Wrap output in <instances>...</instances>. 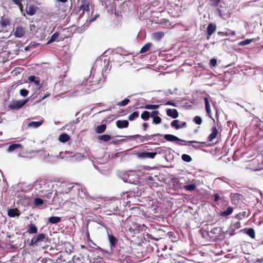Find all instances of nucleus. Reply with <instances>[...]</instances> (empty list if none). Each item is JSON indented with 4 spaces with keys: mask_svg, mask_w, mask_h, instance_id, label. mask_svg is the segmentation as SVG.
I'll use <instances>...</instances> for the list:
<instances>
[{
    "mask_svg": "<svg viewBox=\"0 0 263 263\" xmlns=\"http://www.w3.org/2000/svg\"><path fill=\"white\" fill-rule=\"evenodd\" d=\"M28 80L29 83V88L33 92L31 97L34 98L37 95L41 92V88L43 86L42 83H41L39 78H36L34 76H30Z\"/></svg>",
    "mask_w": 263,
    "mask_h": 263,
    "instance_id": "nucleus-1",
    "label": "nucleus"
},
{
    "mask_svg": "<svg viewBox=\"0 0 263 263\" xmlns=\"http://www.w3.org/2000/svg\"><path fill=\"white\" fill-rule=\"evenodd\" d=\"M100 80H96L95 81L89 82H87V80L85 81H83L82 85L83 86L82 88V91L84 93H89L91 91L95 90L98 88L100 87V86H97L99 84Z\"/></svg>",
    "mask_w": 263,
    "mask_h": 263,
    "instance_id": "nucleus-2",
    "label": "nucleus"
},
{
    "mask_svg": "<svg viewBox=\"0 0 263 263\" xmlns=\"http://www.w3.org/2000/svg\"><path fill=\"white\" fill-rule=\"evenodd\" d=\"M28 100V99L21 100H14L10 103L8 107L11 109L17 110L22 107Z\"/></svg>",
    "mask_w": 263,
    "mask_h": 263,
    "instance_id": "nucleus-3",
    "label": "nucleus"
},
{
    "mask_svg": "<svg viewBox=\"0 0 263 263\" xmlns=\"http://www.w3.org/2000/svg\"><path fill=\"white\" fill-rule=\"evenodd\" d=\"M247 168L250 169L253 171H258L263 168V165L259 163L258 159H254Z\"/></svg>",
    "mask_w": 263,
    "mask_h": 263,
    "instance_id": "nucleus-4",
    "label": "nucleus"
},
{
    "mask_svg": "<svg viewBox=\"0 0 263 263\" xmlns=\"http://www.w3.org/2000/svg\"><path fill=\"white\" fill-rule=\"evenodd\" d=\"M61 155V153H59V155H50L48 152L45 151H41L40 156L41 157L44 159H48V161L51 162L55 161L57 158H58Z\"/></svg>",
    "mask_w": 263,
    "mask_h": 263,
    "instance_id": "nucleus-5",
    "label": "nucleus"
},
{
    "mask_svg": "<svg viewBox=\"0 0 263 263\" xmlns=\"http://www.w3.org/2000/svg\"><path fill=\"white\" fill-rule=\"evenodd\" d=\"M46 238V235L43 233H41L37 236H34L31 239L30 242V246L35 245L37 246V243L39 241H44V240Z\"/></svg>",
    "mask_w": 263,
    "mask_h": 263,
    "instance_id": "nucleus-6",
    "label": "nucleus"
},
{
    "mask_svg": "<svg viewBox=\"0 0 263 263\" xmlns=\"http://www.w3.org/2000/svg\"><path fill=\"white\" fill-rule=\"evenodd\" d=\"M157 155V153L156 152H141L139 153L138 154V157L140 158L145 159V158H150L153 159L155 158L156 155Z\"/></svg>",
    "mask_w": 263,
    "mask_h": 263,
    "instance_id": "nucleus-7",
    "label": "nucleus"
},
{
    "mask_svg": "<svg viewBox=\"0 0 263 263\" xmlns=\"http://www.w3.org/2000/svg\"><path fill=\"white\" fill-rule=\"evenodd\" d=\"M159 111L157 110H154L151 112V117L153 118V123L158 124L161 123V119L158 115Z\"/></svg>",
    "mask_w": 263,
    "mask_h": 263,
    "instance_id": "nucleus-8",
    "label": "nucleus"
},
{
    "mask_svg": "<svg viewBox=\"0 0 263 263\" xmlns=\"http://www.w3.org/2000/svg\"><path fill=\"white\" fill-rule=\"evenodd\" d=\"M89 3L88 1L86 0L82 1L81 2V5L80 6L79 8V11H82V13H81V15L82 14H84V12L85 11H89Z\"/></svg>",
    "mask_w": 263,
    "mask_h": 263,
    "instance_id": "nucleus-9",
    "label": "nucleus"
},
{
    "mask_svg": "<svg viewBox=\"0 0 263 263\" xmlns=\"http://www.w3.org/2000/svg\"><path fill=\"white\" fill-rule=\"evenodd\" d=\"M164 138L165 140L168 141L174 142V141H180V142H186L185 140L182 139H180L177 137L171 135V134H166L164 135Z\"/></svg>",
    "mask_w": 263,
    "mask_h": 263,
    "instance_id": "nucleus-10",
    "label": "nucleus"
},
{
    "mask_svg": "<svg viewBox=\"0 0 263 263\" xmlns=\"http://www.w3.org/2000/svg\"><path fill=\"white\" fill-rule=\"evenodd\" d=\"M25 31L24 28L22 26H18L16 28L15 31L14 32V35L16 37H21L25 34Z\"/></svg>",
    "mask_w": 263,
    "mask_h": 263,
    "instance_id": "nucleus-11",
    "label": "nucleus"
},
{
    "mask_svg": "<svg viewBox=\"0 0 263 263\" xmlns=\"http://www.w3.org/2000/svg\"><path fill=\"white\" fill-rule=\"evenodd\" d=\"M108 238L109 242V246L112 251V248H115L117 243V239L112 235L108 234Z\"/></svg>",
    "mask_w": 263,
    "mask_h": 263,
    "instance_id": "nucleus-12",
    "label": "nucleus"
},
{
    "mask_svg": "<svg viewBox=\"0 0 263 263\" xmlns=\"http://www.w3.org/2000/svg\"><path fill=\"white\" fill-rule=\"evenodd\" d=\"M8 215L10 217H19L20 215V211L16 209H10L8 210Z\"/></svg>",
    "mask_w": 263,
    "mask_h": 263,
    "instance_id": "nucleus-13",
    "label": "nucleus"
},
{
    "mask_svg": "<svg viewBox=\"0 0 263 263\" xmlns=\"http://www.w3.org/2000/svg\"><path fill=\"white\" fill-rule=\"evenodd\" d=\"M116 126L119 128H124L128 127L129 122L126 120H117L116 122Z\"/></svg>",
    "mask_w": 263,
    "mask_h": 263,
    "instance_id": "nucleus-14",
    "label": "nucleus"
},
{
    "mask_svg": "<svg viewBox=\"0 0 263 263\" xmlns=\"http://www.w3.org/2000/svg\"><path fill=\"white\" fill-rule=\"evenodd\" d=\"M186 124V123L185 122H182L181 124H180L179 121L178 120H175L172 122L171 125L172 126L175 127L176 129H179L185 126Z\"/></svg>",
    "mask_w": 263,
    "mask_h": 263,
    "instance_id": "nucleus-15",
    "label": "nucleus"
},
{
    "mask_svg": "<svg viewBox=\"0 0 263 263\" xmlns=\"http://www.w3.org/2000/svg\"><path fill=\"white\" fill-rule=\"evenodd\" d=\"M166 114L168 116L171 117L174 119L177 118L179 116L178 112L176 109H167Z\"/></svg>",
    "mask_w": 263,
    "mask_h": 263,
    "instance_id": "nucleus-16",
    "label": "nucleus"
},
{
    "mask_svg": "<svg viewBox=\"0 0 263 263\" xmlns=\"http://www.w3.org/2000/svg\"><path fill=\"white\" fill-rule=\"evenodd\" d=\"M218 135V130L216 126H214L212 128V133L209 136L208 139L209 141H212L214 139L216 138Z\"/></svg>",
    "mask_w": 263,
    "mask_h": 263,
    "instance_id": "nucleus-17",
    "label": "nucleus"
},
{
    "mask_svg": "<svg viewBox=\"0 0 263 263\" xmlns=\"http://www.w3.org/2000/svg\"><path fill=\"white\" fill-rule=\"evenodd\" d=\"M61 188L62 190V193L67 194L73 188V186L71 184H62Z\"/></svg>",
    "mask_w": 263,
    "mask_h": 263,
    "instance_id": "nucleus-18",
    "label": "nucleus"
},
{
    "mask_svg": "<svg viewBox=\"0 0 263 263\" xmlns=\"http://www.w3.org/2000/svg\"><path fill=\"white\" fill-rule=\"evenodd\" d=\"M216 29V26L215 24L212 23H210L207 27V33L209 36H211Z\"/></svg>",
    "mask_w": 263,
    "mask_h": 263,
    "instance_id": "nucleus-19",
    "label": "nucleus"
},
{
    "mask_svg": "<svg viewBox=\"0 0 263 263\" xmlns=\"http://www.w3.org/2000/svg\"><path fill=\"white\" fill-rule=\"evenodd\" d=\"M35 8L33 6L27 5L26 8V12L27 14L32 16L35 13Z\"/></svg>",
    "mask_w": 263,
    "mask_h": 263,
    "instance_id": "nucleus-20",
    "label": "nucleus"
},
{
    "mask_svg": "<svg viewBox=\"0 0 263 263\" xmlns=\"http://www.w3.org/2000/svg\"><path fill=\"white\" fill-rule=\"evenodd\" d=\"M37 232V228L33 223H31L28 226L27 232L29 234H36Z\"/></svg>",
    "mask_w": 263,
    "mask_h": 263,
    "instance_id": "nucleus-21",
    "label": "nucleus"
},
{
    "mask_svg": "<svg viewBox=\"0 0 263 263\" xmlns=\"http://www.w3.org/2000/svg\"><path fill=\"white\" fill-rule=\"evenodd\" d=\"M43 123V120L39 121H31L28 124V126L35 128L40 126Z\"/></svg>",
    "mask_w": 263,
    "mask_h": 263,
    "instance_id": "nucleus-22",
    "label": "nucleus"
},
{
    "mask_svg": "<svg viewBox=\"0 0 263 263\" xmlns=\"http://www.w3.org/2000/svg\"><path fill=\"white\" fill-rule=\"evenodd\" d=\"M132 176L129 174H126L123 175V180L125 182L129 183H135V181L132 178Z\"/></svg>",
    "mask_w": 263,
    "mask_h": 263,
    "instance_id": "nucleus-23",
    "label": "nucleus"
},
{
    "mask_svg": "<svg viewBox=\"0 0 263 263\" xmlns=\"http://www.w3.org/2000/svg\"><path fill=\"white\" fill-rule=\"evenodd\" d=\"M61 221V218L57 216H52L48 218V221L51 224H57Z\"/></svg>",
    "mask_w": 263,
    "mask_h": 263,
    "instance_id": "nucleus-24",
    "label": "nucleus"
},
{
    "mask_svg": "<svg viewBox=\"0 0 263 263\" xmlns=\"http://www.w3.org/2000/svg\"><path fill=\"white\" fill-rule=\"evenodd\" d=\"M58 139L60 142L65 143L70 139V136L67 134H62L59 136Z\"/></svg>",
    "mask_w": 263,
    "mask_h": 263,
    "instance_id": "nucleus-25",
    "label": "nucleus"
},
{
    "mask_svg": "<svg viewBox=\"0 0 263 263\" xmlns=\"http://www.w3.org/2000/svg\"><path fill=\"white\" fill-rule=\"evenodd\" d=\"M205 102V110L210 117L212 118L211 116V110L210 108V105L208 98L205 97L204 98Z\"/></svg>",
    "mask_w": 263,
    "mask_h": 263,
    "instance_id": "nucleus-26",
    "label": "nucleus"
},
{
    "mask_svg": "<svg viewBox=\"0 0 263 263\" xmlns=\"http://www.w3.org/2000/svg\"><path fill=\"white\" fill-rule=\"evenodd\" d=\"M233 208L232 207H228L225 211L222 212L220 215L223 217H227L232 213Z\"/></svg>",
    "mask_w": 263,
    "mask_h": 263,
    "instance_id": "nucleus-27",
    "label": "nucleus"
},
{
    "mask_svg": "<svg viewBox=\"0 0 263 263\" xmlns=\"http://www.w3.org/2000/svg\"><path fill=\"white\" fill-rule=\"evenodd\" d=\"M21 147H22V145L21 144H17V143L12 144L8 147V148L7 149V152H12L14 151V150H15L18 148H21Z\"/></svg>",
    "mask_w": 263,
    "mask_h": 263,
    "instance_id": "nucleus-28",
    "label": "nucleus"
},
{
    "mask_svg": "<svg viewBox=\"0 0 263 263\" xmlns=\"http://www.w3.org/2000/svg\"><path fill=\"white\" fill-rule=\"evenodd\" d=\"M259 37H258L257 39H246V40H245L243 41H241L239 43V45L240 46H245V45H249L253 41H257L258 40H259Z\"/></svg>",
    "mask_w": 263,
    "mask_h": 263,
    "instance_id": "nucleus-29",
    "label": "nucleus"
},
{
    "mask_svg": "<svg viewBox=\"0 0 263 263\" xmlns=\"http://www.w3.org/2000/svg\"><path fill=\"white\" fill-rule=\"evenodd\" d=\"M152 44L151 43H147L145 44L141 49L140 53H144L146 52L149 50L150 48L151 47Z\"/></svg>",
    "mask_w": 263,
    "mask_h": 263,
    "instance_id": "nucleus-30",
    "label": "nucleus"
},
{
    "mask_svg": "<svg viewBox=\"0 0 263 263\" xmlns=\"http://www.w3.org/2000/svg\"><path fill=\"white\" fill-rule=\"evenodd\" d=\"M59 36V33L58 32H55L54 34H53L49 40L47 42V44H49L53 42L57 41L58 38Z\"/></svg>",
    "mask_w": 263,
    "mask_h": 263,
    "instance_id": "nucleus-31",
    "label": "nucleus"
},
{
    "mask_svg": "<svg viewBox=\"0 0 263 263\" xmlns=\"http://www.w3.org/2000/svg\"><path fill=\"white\" fill-rule=\"evenodd\" d=\"M161 136L162 135L159 134H154V135H146L144 136H141L140 135H136L135 136V137L142 138L143 139H145L146 140H148L151 139L153 137Z\"/></svg>",
    "mask_w": 263,
    "mask_h": 263,
    "instance_id": "nucleus-32",
    "label": "nucleus"
},
{
    "mask_svg": "<svg viewBox=\"0 0 263 263\" xmlns=\"http://www.w3.org/2000/svg\"><path fill=\"white\" fill-rule=\"evenodd\" d=\"M151 117V113L148 111H144L141 115V118L144 121H147Z\"/></svg>",
    "mask_w": 263,
    "mask_h": 263,
    "instance_id": "nucleus-33",
    "label": "nucleus"
},
{
    "mask_svg": "<svg viewBox=\"0 0 263 263\" xmlns=\"http://www.w3.org/2000/svg\"><path fill=\"white\" fill-rule=\"evenodd\" d=\"M106 127V126L105 124L99 125L97 127L96 131L97 133H102L105 131Z\"/></svg>",
    "mask_w": 263,
    "mask_h": 263,
    "instance_id": "nucleus-34",
    "label": "nucleus"
},
{
    "mask_svg": "<svg viewBox=\"0 0 263 263\" xmlns=\"http://www.w3.org/2000/svg\"><path fill=\"white\" fill-rule=\"evenodd\" d=\"M84 157L85 156L81 153H77L72 156L73 159L77 161H81Z\"/></svg>",
    "mask_w": 263,
    "mask_h": 263,
    "instance_id": "nucleus-35",
    "label": "nucleus"
},
{
    "mask_svg": "<svg viewBox=\"0 0 263 263\" xmlns=\"http://www.w3.org/2000/svg\"><path fill=\"white\" fill-rule=\"evenodd\" d=\"M139 117V112L138 111H134L129 115L128 119L130 121H133Z\"/></svg>",
    "mask_w": 263,
    "mask_h": 263,
    "instance_id": "nucleus-36",
    "label": "nucleus"
},
{
    "mask_svg": "<svg viewBox=\"0 0 263 263\" xmlns=\"http://www.w3.org/2000/svg\"><path fill=\"white\" fill-rule=\"evenodd\" d=\"M246 234L252 238H255V231L252 228L246 230Z\"/></svg>",
    "mask_w": 263,
    "mask_h": 263,
    "instance_id": "nucleus-37",
    "label": "nucleus"
},
{
    "mask_svg": "<svg viewBox=\"0 0 263 263\" xmlns=\"http://www.w3.org/2000/svg\"><path fill=\"white\" fill-rule=\"evenodd\" d=\"M164 36V33L161 32H158L153 34V37L157 40H160Z\"/></svg>",
    "mask_w": 263,
    "mask_h": 263,
    "instance_id": "nucleus-38",
    "label": "nucleus"
},
{
    "mask_svg": "<svg viewBox=\"0 0 263 263\" xmlns=\"http://www.w3.org/2000/svg\"><path fill=\"white\" fill-rule=\"evenodd\" d=\"M185 190L189 191H192L195 190L196 188V185L195 184H191L189 185H185L184 186Z\"/></svg>",
    "mask_w": 263,
    "mask_h": 263,
    "instance_id": "nucleus-39",
    "label": "nucleus"
},
{
    "mask_svg": "<svg viewBox=\"0 0 263 263\" xmlns=\"http://www.w3.org/2000/svg\"><path fill=\"white\" fill-rule=\"evenodd\" d=\"M181 158L184 161L186 162H190L192 160L191 157L187 154H183Z\"/></svg>",
    "mask_w": 263,
    "mask_h": 263,
    "instance_id": "nucleus-40",
    "label": "nucleus"
},
{
    "mask_svg": "<svg viewBox=\"0 0 263 263\" xmlns=\"http://www.w3.org/2000/svg\"><path fill=\"white\" fill-rule=\"evenodd\" d=\"M100 140H101L104 142H107L109 141L111 139V136L108 135H103L99 137Z\"/></svg>",
    "mask_w": 263,
    "mask_h": 263,
    "instance_id": "nucleus-41",
    "label": "nucleus"
},
{
    "mask_svg": "<svg viewBox=\"0 0 263 263\" xmlns=\"http://www.w3.org/2000/svg\"><path fill=\"white\" fill-rule=\"evenodd\" d=\"M129 102V100L127 98L125 99L124 100H122L120 102H119L117 103V105L119 106H126Z\"/></svg>",
    "mask_w": 263,
    "mask_h": 263,
    "instance_id": "nucleus-42",
    "label": "nucleus"
},
{
    "mask_svg": "<svg viewBox=\"0 0 263 263\" xmlns=\"http://www.w3.org/2000/svg\"><path fill=\"white\" fill-rule=\"evenodd\" d=\"M34 204L36 206H40L43 205L44 202L43 200L40 198H35L34 200Z\"/></svg>",
    "mask_w": 263,
    "mask_h": 263,
    "instance_id": "nucleus-43",
    "label": "nucleus"
},
{
    "mask_svg": "<svg viewBox=\"0 0 263 263\" xmlns=\"http://www.w3.org/2000/svg\"><path fill=\"white\" fill-rule=\"evenodd\" d=\"M240 227V223L239 221L233 222L231 225V229L234 231L238 229Z\"/></svg>",
    "mask_w": 263,
    "mask_h": 263,
    "instance_id": "nucleus-44",
    "label": "nucleus"
},
{
    "mask_svg": "<svg viewBox=\"0 0 263 263\" xmlns=\"http://www.w3.org/2000/svg\"><path fill=\"white\" fill-rule=\"evenodd\" d=\"M159 107V106L158 105H152V104H147L145 105L144 106V108H146L147 109H157Z\"/></svg>",
    "mask_w": 263,
    "mask_h": 263,
    "instance_id": "nucleus-45",
    "label": "nucleus"
},
{
    "mask_svg": "<svg viewBox=\"0 0 263 263\" xmlns=\"http://www.w3.org/2000/svg\"><path fill=\"white\" fill-rule=\"evenodd\" d=\"M194 121L196 124L200 125L202 123V119L199 116H195L194 118Z\"/></svg>",
    "mask_w": 263,
    "mask_h": 263,
    "instance_id": "nucleus-46",
    "label": "nucleus"
},
{
    "mask_svg": "<svg viewBox=\"0 0 263 263\" xmlns=\"http://www.w3.org/2000/svg\"><path fill=\"white\" fill-rule=\"evenodd\" d=\"M12 1L16 4L17 5L20 10L21 11H22V8H23V5H22V2H21V0H12Z\"/></svg>",
    "mask_w": 263,
    "mask_h": 263,
    "instance_id": "nucleus-47",
    "label": "nucleus"
},
{
    "mask_svg": "<svg viewBox=\"0 0 263 263\" xmlns=\"http://www.w3.org/2000/svg\"><path fill=\"white\" fill-rule=\"evenodd\" d=\"M20 93L23 97H26L28 95V91L25 89H22L20 91Z\"/></svg>",
    "mask_w": 263,
    "mask_h": 263,
    "instance_id": "nucleus-48",
    "label": "nucleus"
},
{
    "mask_svg": "<svg viewBox=\"0 0 263 263\" xmlns=\"http://www.w3.org/2000/svg\"><path fill=\"white\" fill-rule=\"evenodd\" d=\"M210 64L212 66H215L217 64V60L215 59H212L210 61Z\"/></svg>",
    "mask_w": 263,
    "mask_h": 263,
    "instance_id": "nucleus-49",
    "label": "nucleus"
},
{
    "mask_svg": "<svg viewBox=\"0 0 263 263\" xmlns=\"http://www.w3.org/2000/svg\"><path fill=\"white\" fill-rule=\"evenodd\" d=\"M210 1L212 5L216 6L218 5L220 0H210Z\"/></svg>",
    "mask_w": 263,
    "mask_h": 263,
    "instance_id": "nucleus-50",
    "label": "nucleus"
},
{
    "mask_svg": "<svg viewBox=\"0 0 263 263\" xmlns=\"http://www.w3.org/2000/svg\"><path fill=\"white\" fill-rule=\"evenodd\" d=\"M214 201H218L220 199V197L218 193H216L214 195Z\"/></svg>",
    "mask_w": 263,
    "mask_h": 263,
    "instance_id": "nucleus-51",
    "label": "nucleus"
},
{
    "mask_svg": "<svg viewBox=\"0 0 263 263\" xmlns=\"http://www.w3.org/2000/svg\"><path fill=\"white\" fill-rule=\"evenodd\" d=\"M166 105H172V106H177L176 103L172 101H167L166 102Z\"/></svg>",
    "mask_w": 263,
    "mask_h": 263,
    "instance_id": "nucleus-52",
    "label": "nucleus"
},
{
    "mask_svg": "<svg viewBox=\"0 0 263 263\" xmlns=\"http://www.w3.org/2000/svg\"><path fill=\"white\" fill-rule=\"evenodd\" d=\"M226 34H228V35H235V32L234 31L231 30H228L227 31Z\"/></svg>",
    "mask_w": 263,
    "mask_h": 263,
    "instance_id": "nucleus-53",
    "label": "nucleus"
},
{
    "mask_svg": "<svg viewBox=\"0 0 263 263\" xmlns=\"http://www.w3.org/2000/svg\"><path fill=\"white\" fill-rule=\"evenodd\" d=\"M50 93H48L47 92L39 101H38L37 102H41L42 100H44L45 99H46V98L48 97L49 96H50Z\"/></svg>",
    "mask_w": 263,
    "mask_h": 263,
    "instance_id": "nucleus-54",
    "label": "nucleus"
},
{
    "mask_svg": "<svg viewBox=\"0 0 263 263\" xmlns=\"http://www.w3.org/2000/svg\"><path fill=\"white\" fill-rule=\"evenodd\" d=\"M188 143H196V144H204L205 142H200L196 141H186Z\"/></svg>",
    "mask_w": 263,
    "mask_h": 263,
    "instance_id": "nucleus-55",
    "label": "nucleus"
},
{
    "mask_svg": "<svg viewBox=\"0 0 263 263\" xmlns=\"http://www.w3.org/2000/svg\"><path fill=\"white\" fill-rule=\"evenodd\" d=\"M142 126H143V129H144V130H146V129H147V126H148V124H147V123H143V124Z\"/></svg>",
    "mask_w": 263,
    "mask_h": 263,
    "instance_id": "nucleus-56",
    "label": "nucleus"
},
{
    "mask_svg": "<svg viewBox=\"0 0 263 263\" xmlns=\"http://www.w3.org/2000/svg\"><path fill=\"white\" fill-rule=\"evenodd\" d=\"M219 231V228H214L211 231V232L213 233H216V231Z\"/></svg>",
    "mask_w": 263,
    "mask_h": 263,
    "instance_id": "nucleus-57",
    "label": "nucleus"
},
{
    "mask_svg": "<svg viewBox=\"0 0 263 263\" xmlns=\"http://www.w3.org/2000/svg\"><path fill=\"white\" fill-rule=\"evenodd\" d=\"M98 16H99V15H98V14H97V15H96V16H95V17L92 18H90V19L89 20V22H93L94 21H95V20H96L97 17Z\"/></svg>",
    "mask_w": 263,
    "mask_h": 263,
    "instance_id": "nucleus-58",
    "label": "nucleus"
},
{
    "mask_svg": "<svg viewBox=\"0 0 263 263\" xmlns=\"http://www.w3.org/2000/svg\"><path fill=\"white\" fill-rule=\"evenodd\" d=\"M192 147L195 149H198L200 148V146L198 144H195V145L193 144Z\"/></svg>",
    "mask_w": 263,
    "mask_h": 263,
    "instance_id": "nucleus-59",
    "label": "nucleus"
},
{
    "mask_svg": "<svg viewBox=\"0 0 263 263\" xmlns=\"http://www.w3.org/2000/svg\"><path fill=\"white\" fill-rule=\"evenodd\" d=\"M86 236H87V238L89 239L90 238L89 234V232H88L87 230V231H86Z\"/></svg>",
    "mask_w": 263,
    "mask_h": 263,
    "instance_id": "nucleus-60",
    "label": "nucleus"
},
{
    "mask_svg": "<svg viewBox=\"0 0 263 263\" xmlns=\"http://www.w3.org/2000/svg\"><path fill=\"white\" fill-rule=\"evenodd\" d=\"M138 227H139V228L138 229V230H140V229H142L143 228L145 227V226L144 225H142V226L139 225Z\"/></svg>",
    "mask_w": 263,
    "mask_h": 263,
    "instance_id": "nucleus-61",
    "label": "nucleus"
},
{
    "mask_svg": "<svg viewBox=\"0 0 263 263\" xmlns=\"http://www.w3.org/2000/svg\"><path fill=\"white\" fill-rule=\"evenodd\" d=\"M58 1L62 3H65L67 1V0H58Z\"/></svg>",
    "mask_w": 263,
    "mask_h": 263,
    "instance_id": "nucleus-62",
    "label": "nucleus"
},
{
    "mask_svg": "<svg viewBox=\"0 0 263 263\" xmlns=\"http://www.w3.org/2000/svg\"><path fill=\"white\" fill-rule=\"evenodd\" d=\"M240 217V215H239V214H237L236 215L235 218L239 219Z\"/></svg>",
    "mask_w": 263,
    "mask_h": 263,
    "instance_id": "nucleus-63",
    "label": "nucleus"
},
{
    "mask_svg": "<svg viewBox=\"0 0 263 263\" xmlns=\"http://www.w3.org/2000/svg\"><path fill=\"white\" fill-rule=\"evenodd\" d=\"M102 5L104 6H107V4L105 2H102Z\"/></svg>",
    "mask_w": 263,
    "mask_h": 263,
    "instance_id": "nucleus-64",
    "label": "nucleus"
}]
</instances>
